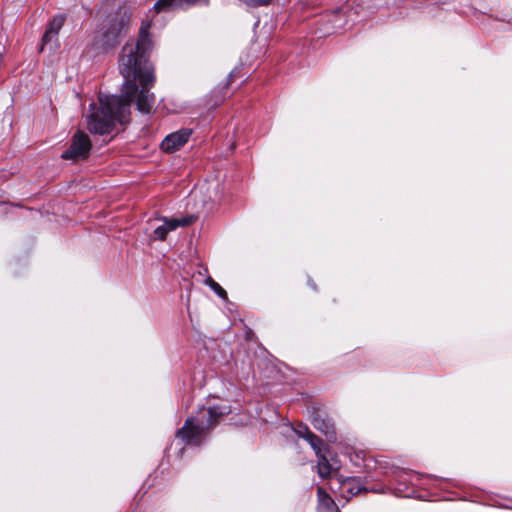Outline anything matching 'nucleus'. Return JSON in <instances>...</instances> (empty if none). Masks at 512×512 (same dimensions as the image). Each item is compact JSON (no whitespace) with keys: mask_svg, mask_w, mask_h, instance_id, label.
<instances>
[{"mask_svg":"<svg viewBox=\"0 0 512 512\" xmlns=\"http://www.w3.org/2000/svg\"><path fill=\"white\" fill-rule=\"evenodd\" d=\"M182 2L183 8L190 5L196 4H204L207 5L209 0H180Z\"/></svg>","mask_w":512,"mask_h":512,"instance_id":"obj_17","label":"nucleus"},{"mask_svg":"<svg viewBox=\"0 0 512 512\" xmlns=\"http://www.w3.org/2000/svg\"><path fill=\"white\" fill-rule=\"evenodd\" d=\"M192 131L190 129H180L167 135L161 143V148L165 152H174L180 149L189 139Z\"/></svg>","mask_w":512,"mask_h":512,"instance_id":"obj_6","label":"nucleus"},{"mask_svg":"<svg viewBox=\"0 0 512 512\" xmlns=\"http://www.w3.org/2000/svg\"><path fill=\"white\" fill-rule=\"evenodd\" d=\"M317 457H318V465H317L318 473H319L320 477L326 478L331 473V470H332L331 465L325 455H322L320 453V455Z\"/></svg>","mask_w":512,"mask_h":512,"instance_id":"obj_11","label":"nucleus"},{"mask_svg":"<svg viewBox=\"0 0 512 512\" xmlns=\"http://www.w3.org/2000/svg\"><path fill=\"white\" fill-rule=\"evenodd\" d=\"M319 510L320 512H332L339 510V508L334 500L331 497H328L319 504Z\"/></svg>","mask_w":512,"mask_h":512,"instance_id":"obj_14","label":"nucleus"},{"mask_svg":"<svg viewBox=\"0 0 512 512\" xmlns=\"http://www.w3.org/2000/svg\"><path fill=\"white\" fill-rule=\"evenodd\" d=\"M65 17L63 15L55 16L49 24L48 29L42 37V46L57 42V35L64 25Z\"/></svg>","mask_w":512,"mask_h":512,"instance_id":"obj_8","label":"nucleus"},{"mask_svg":"<svg viewBox=\"0 0 512 512\" xmlns=\"http://www.w3.org/2000/svg\"><path fill=\"white\" fill-rule=\"evenodd\" d=\"M306 441L310 444L316 455L319 456L323 444L322 440L312 432Z\"/></svg>","mask_w":512,"mask_h":512,"instance_id":"obj_13","label":"nucleus"},{"mask_svg":"<svg viewBox=\"0 0 512 512\" xmlns=\"http://www.w3.org/2000/svg\"><path fill=\"white\" fill-rule=\"evenodd\" d=\"M317 495L319 504L323 502V500H325L326 498L330 497L329 494L322 487H318Z\"/></svg>","mask_w":512,"mask_h":512,"instance_id":"obj_18","label":"nucleus"},{"mask_svg":"<svg viewBox=\"0 0 512 512\" xmlns=\"http://www.w3.org/2000/svg\"><path fill=\"white\" fill-rule=\"evenodd\" d=\"M294 432L296 433V435L299 437V438H303L305 440H307V438L310 436V434L312 433L310 431V429L308 428L307 425L305 424H298L295 428H294Z\"/></svg>","mask_w":512,"mask_h":512,"instance_id":"obj_15","label":"nucleus"},{"mask_svg":"<svg viewBox=\"0 0 512 512\" xmlns=\"http://www.w3.org/2000/svg\"><path fill=\"white\" fill-rule=\"evenodd\" d=\"M231 412L229 405L203 406L196 415L186 419L183 427L176 432V437L186 445L200 446L220 420Z\"/></svg>","mask_w":512,"mask_h":512,"instance_id":"obj_2","label":"nucleus"},{"mask_svg":"<svg viewBox=\"0 0 512 512\" xmlns=\"http://www.w3.org/2000/svg\"><path fill=\"white\" fill-rule=\"evenodd\" d=\"M332 512H340V510L332 511Z\"/></svg>","mask_w":512,"mask_h":512,"instance_id":"obj_19","label":"nucleus"},{"mask_svg":"<svg viewBox=\"0 0 512 512\" xmlns=\"http://www.w3.org/2000/svg\"><path fill=\"white\" fill-rule=\"evenodd\" d=\"M130 18L131 15L126 9H120L114 15H110L97 43L104 49L118 45L129 30Z\"/></svg>","mask_w":512,"mask_h":512,"instance_id":"obj_3","label":"nucleus"},{"mask_svg":"<svg viewBox=\"0 0 512 512\" xmlns=\"http://www.w3.org/2000/svg\"><path fill=\"white\" fill-rule=\"evenodd\" d=\"M91 148L89 136L83 131H77L72 137L70 147L62 153L61 157L73 161L84 160L89 156Z\"/></svg>","mask_w":512,"mask_h":512,"instance_id":"obj_4","label":"nucleus"},{"mask_svg":"<svg viewBox=\"0 0 512 512\" xmlns=\"http://www.w3.org/2000/svg\"><path fill=\"white\" fill-rule=\"evenodd\" d=\"M312 424L314 428L323 433L329 441L336 439L334 424L329 418L323 417L320 413H316L312 417Z\"/></svg>","mask_w":512,"mask_h":512,"instance_id":"obj_7","label":"nucleus"},{"mask_svg":"<svg viewBox=\"0 0 512 512\" xmlns=\"http://www.w3.org/2000/svg\"><path fill=\"white\" fill-rule=\"evenodd\" d=\"M205 283L222 299L227 298L226 291L210 276L205 280Z\"/></svg>","mask_w":512,"mask_h":512,"instance_id":"obj_12","label":"nucleus"},{"mask_svg":"<svg viewBox=\"0 0 512 512\" xmlns=\"http://www.w3.org/2000/svg\"><path fill=\"white\" fill-rule=\"evenodd\" d=\"M154 8L157 12L168 11L175 8H183L180 0H158Z\"/></svg>","mask_w":512,"mask_h":512,"instance_id":"obj_10","label":"nucleus"},{"mask_svg":"<svg viewBox=\"0 0 512 512\" xmlns=\"http://www.w3.org/2000/svg\"><path fill=\"white\" fill-rule=\"evenodd\" d=\"M195 218L193 216L184 217L181 219L176 218H167L162 217L155 220V223L152 224L153 231L150 234V238L152 240H165L167 234L170 231L177 229L180 226H188L194 222Z\"/></svg>","mask_w":512,"mask_h":512,"instance_id":"obj_5","label":"nucleus"},{"mask_svg":"<svg viewBox=\"0 0 512 512\" xmlns=\"http://www.w3.org/2000/svg\"><path fill=\"white\" fill-rule=\"evenodd\" d=\"M240 1L250 7L267 6L272 2V0H240Z\"/></svg>","mask_w":512,"mask_h":512,"instance_id":"obj_16","label":"nucleus"},{"mask_svg":"<svg viewBox=\"0 0 512 512\" xmlns=\"http://www.w3.org/2000/svg\"><path fill=\"white\" fill-rule=\"evenodd\" d=\"M343 489L349 494L350 497L358 495L362 492H367L368 489L361 485L357 479H347L342 483Z\"/></svg>","mask_w":512,"mask_h":512,"instance_id":"obj_9","label":"nucleus"},{"mask_svg":"<svg viewBox=\"0 0 512 512\" xmlns=\"http://www.w3.org/2000/svg\"><path fill=\"white\" fill-rule=\"evenodd\" d=\"M148 27L149 24L142 25L137 42H127L122 48L119 57V71L124 78L121 95H100L98 105L90 104L86 122L91 133L110 134L117 122H127L133 101H136L138 111L144 114L152 111L155 98L149 90L154 85L155 77L149 61L152 41Z\"/></svg>","mask_w":512,"mask_h":512,"instance_id":"obj_1","label":"nucleus"}]
</instances>
